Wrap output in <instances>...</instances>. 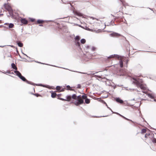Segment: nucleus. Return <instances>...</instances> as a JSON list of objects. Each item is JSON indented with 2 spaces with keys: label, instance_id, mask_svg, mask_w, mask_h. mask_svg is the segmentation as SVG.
<instances>
[{
  "label": "nucleus",
  "instance_id": "1",
  "mask_svg": "<svg viewBox=\"0 0 156 156\" xmlns=\"http://www.w3.org/2000/svg\"><path fill=\"white\" fill-rule=\"evenodd\" d=\"M72 98L75 100L77 99V100L74 102L75 104L76 105L81 104L83 102V101L81 99L80 96H78L77 97L75 94H74L72 95Z\"/></svg>",
  "mask_w": 156,
  "mask_h": 156
},
{
  "label": "nucleus",
  "instance_id": "24",
  "mask_svg": "<svg viewBox=\"0 0 156 156\" xmlns=\"http://www.w3.org/2000/svg\"><path fill=\"white\" fill-rule=\"evenodd\" d=\"M76 40H79L80 39V37L79 36H76L75 38Z\"/></svg>",
  "mask_w": 156,
  "mask_h": 156
},
{
  "label": "nucleus",
  "instance_id": "7",
  "mask_svg": "<svg viewBox=\"0 0 156 156\" xmlns=\"http://www.w3.org/2000/svg\"><path fill=\"white\" fill-rule=\"evenodd\" d=\"M114 57H117L118 58H119V56L118 55H111L110 56H109V57H108V58H114Z\"/></svg>",
  "mask_w": 156,
  "mask_h": 156
},
{
  "label": "nucleus",
  "instance_id": "33",
  "mask_svg": "<svg viewBox=\"0 0 156 156\" xmlns=\"http://www.w3.org/2000/svg\"><path fill=\"white\" fill-rule=\"evenodd\" d=\"M40 26H42V25H39Z\"/></svg>",
  "mask_w": 156,
  "mask_h": 156
},
{
  "label": "nucleus",
  "instance_id": "12",
  "mask_svg": "<svg viewBox=\"0 0 156 156\" xmlns=\"http://www.w3.org/2000/svg\"><path fill=\"white\" fill-rule=\"evenodd\" d=\"M56 93H55V92H52L51 93V97L52 98H55L56 96Z\"/></svg>",
  "mask_w": 156,
  "mask_h": 156
},
{
  "label": "nucleus",
  "instance_id": "10",
  "mask_svg": "<svg viewBox=\"0 0 156 156\" xmlns=\"http://www.w3.org/2000/svg\"><path fill=\"white\" fill-rule=\"evenodd\" d=\"M20 79H21L23 81H26V79L24 77L22 76L21 75L19 77Z\"/></svg>",
  "mask_w": 156,
  "mask_h": 156
},
{
  "label": "nucleus",
  "instance_id": "5",
  "mask_svg": "<svg viewBox=\"0 0 156 156\" xmlns=\"http://www.w3.org/2000/svg\"><path fill=\"white\" fill-rule=\"evenodd\" d=\"M21 23L24 24H27V21L25 19H22L21 20Z\"/></svg>",
  "mask_w": 156,
  "mask_h": 156
},
{
  "label": "nucleus",
  "instance_id": "30",
  "mask_svg": "<svg viewBox=\"0 0 156 156\" xmlns=\"http://www.w3.org/2000/svg\"><path fill=\"white\" fill-rule=\"evenodd\" d=\"M67 87H69V86H67Z\"/></svg>",
  "mask_w": 156,
  "mask_h": 156
},
{
  "label": "nucleus",
  "instance_id": "31",
  "mask_svg": "<svg viewBox=\"0 0 156 156\" xmlns=\"http://www.w3.org/2000/svg\"><path fill=\"white\" fill-rule=\"evenodd\" d=\"M120 115V116H122V117H124H124H123L121 115Z\"/></svg>",
  "mask_w": 156,
  "mask_h": 156
},
{
  "label": "nucleus",
  "instance_id": "23",
  "mask_svg": "<svg viewBox=\"0 0 156 156\" xmlns=\"http://www.w3.org/2000/svg\"><path fill=\"white\" fill-rule=\"evenodd\" d=\"M56 90H59L61 89V87L60 86H58L56 87Z\"/></svg>",
  "mask_w": 156,
  "mask_h": 156
},
{
  "label": "nucleus",
  "instance_id": "34",
  "mask_svg": "<svg viewBox=\"0 0 156 156\" xmlns=\"http://www.w3.org/2000/svg\"><path fill=\"white\" fill-rule=\"evenodd\" d=\"M105 104L107 106V104H106L105 102Z\"/></svg>",
  "mask_w": 156,
  "mask_h": 156
},
{
  "label": "nucleus",
  "instance_id": "29",
  "mask_svg": "<svg viewBox=\"0 0 156 156\" xmlns=\"http://www.w3.org/2000/svg\"><path fill=\"white\" fill-rule=\"evenodd\" d=\"M8 24H9L7 23H6L4 24L5 25H8Z\"/></svg>",
  "mask_w": 156,
  "mask_h": 156
},
{
  "label": "nucleus",
  "instance_id": "26",
  "mask_svg": "<svg viewBox=\"0 0 156 156\" xmlns=\"http://www.w3.org/2000/svg\"><path fill=\"white\" fill-rule=\"evenodd\" d=\"M86 48H87V49H89V48H90V46L88 45H87L86 46Z\"/></svg>",
  "mask_w": 156,
  "mask_h": 156
},
{
  "label": "nucleus",
  "instance_id": "32",
  "mask_svg": "<svg viewBox=\"0 0 156 156\" xmlns=\"http://www.w3.org/2000/svg\"><path fill=\"white\" fill-rule=\"evenodd\" d=\"M154 101H156V100H155V99L154 100Z\"/></svg>",
  "mask_w": 156,
  "mask_h": 156
},
{
  "label": "nucleus",
  "instance_id": "3",
  "mask_svg": "<svg viewBox=\"0 0 156 156\" xmlns=\"http://www.w3.org/2000/svg\"><path fill=\"white\" fill-rule=\"evenodd\" d=\"M133 79L135 80V81H133V82L135 83H136V84L137 85V86L140 87L141 89L143 90H145L146 89V87L145 86L142 84L140 85L138 83V82H141V81H140L139 79L137 78H133Z\"/></svg>",
  "mask_w": 156,
  "mask_h": 156
},
{
  "label": "nucleus",
  "instance_id": "16",
  "mask_svg": "<svg viewBox=\"0 0 156 156\" xmlns=\"http://www.w3.org/2000/svg\"><path fill=\"white\" fill-rule=\"evenodd\" d=\"M148 96L150 97V98H154V97L153 95L152 94H148Z\"/></svg>",
  "mask_w": 156,
  "mask_h": 156
},
{
  "label": "nucleus",
  "instance_id": "25",
  "mask_svg": "<svg viewBox=\"0 0 156 156\" xmlns=\"http://www.w3.org/2000/svg\"><path fill=\"white\" fill-rule=\"evenodd\" d=\"M82 97L83 99H86V98L87 96H85V95H83L82 96Z\"/></svg>",
  "mask_w": 156,
  "mask_h": 156
},
{
  "label": "nucleus",
  "instance_id": "9",
  "mask_svg": "<svg viewBox=\"0 0 156 156\" xmlns=\"http://www.w3.org/2000/svg\"><path fill=\"white\" fill-rule=\"evenodd\" d=\"M116 101L117 102L119 103H122L123 102V101L120 99L119 98H117L116 99Z\"/></svg>",
  "mask_w": 156,
  "mask_h": 156
},
{
  "label": "nucleus",
  "instance_id": "13",
  "mask_svg": "<svg viewBox=\"0 0 156 156\" xmlns=\"http://www.w3.org/2000/svg\"><path fill=\"white\" fill-rule=\"evenodd\" d=\"M8 25L9 28H12L14 27V24L12 23L8 24Z\"/></svg>",
  "mask_w": 156,
  "mask_h": 156
},
{
  "label": "nucleus",
  "instance_id": "14",
  "mask_svg": "<svg viewBox=\"0 0 156 156\" xmlns=\"http://www.w3.org/2000/svg\"><path fill=\"white\" fill-rule=\"evenodd\" d=\"M85 102L87 104H89L90 102V99L88 98H86L85 100Z\"/></svg>",
  "mask_w": 156,
  "mask_h": 156
},
{
  "label": "nucleus",
  "instance_id": "21",
  "mask_svg": "<svg viewBox=\"0 0 156 156\" xmlns=\"http://www.w3.org/2000/svg\"><path fill=\"white\" fill-rule=\"evenodd\" d=\"M146 129H144L142 130L141 132H142V133H146Z\"/></svg>",
  "mask_w": 156,
  "mask_h": 156
},
{
  "label": "nucleus",
  "instance_id": "27",
  "mask_svg": "<svg viewBox=\"0 0 156 156\" xmlns=\"http://www.w3.org/2000/svg\"><path fill=\"white\" fill-rule=\"evenodd\" d=\"M31 21L33 22V21H34V19H31Z\"/></svg>",
  "mask_w": 156,
  "mask_h": 156
},
{
  "label": "nucleus",
  "instance_id": "20",
  "mask_svg": "<svg viewBox=\"0 0 156 156\" xmlns=\"http://www.w3.org/2000/svg\"><path fill=\"white\" fill-rule=\"evenodd\" d=\"M120 66L121 67H122L123 66V63L122 61H120Z\"/></svg>",
  "mask_w": 156,
  "mask_h": 156
},
{
  "label": "nucleus",
  "instance_id": "2",
  "mask_svg": "<svg viewBox=\"0 0 156 156\" xmlns=\"http://www.w3.org/2000/svg\"><path fill=\"white\" fill-rule=\"evenodd\" d=\"M88 22L90 24H94L95 23H100L101 21L93 17H89L88 18Z\"/></svg>",
  "mask_w": 156,
  "mask_h": 156
},
{
  "label": "nucleus",
  "instance_id": "11",
  "mask_svg": "<svg viewBox=\"0 0 156 156\" xmlns=\"http://www.w3.org/2000/svg\"><path fill=\"white\" fill-rule=\"evenodd\" d=\"M12 67L15 69H17V67L14 63H12L11 64Z\"/></svg>",
  "mask_w": 156,
  "mask_h": 156
},
{
  "label": "nucleus",
  "instance_id": "18",
  "mask_svg": "<svg viewBox=\"0 0 156 156\" xmlns=\"http://www.w3.org/2000/svg\"><path fill=\"white\" fill-rule=\"evenodd\" d=\"M67 100L70 101L71 99V97L70 96H68L66 97Z\"/></svg>",
  "mask_w": 156,
  "mask_h": 156
},
{
  "label": "nucleus",
  "instance_id": "22",
  "mask_svg": "<svg viewBox=\"0 0 156 156\" xmlns=\"http://www.w3.org/2000/svg\"><path fill=\"white\" fill-rule=\"evenodd\" d=\"M43 22V21L41 20H38L37 21V22L38 23H42Z\"/></svg>",
  "mask_w": 156,
  "mask_h": 156
},
{
  "label": "nucleus",
  "instance_id": "6",
  "mask_svg": "<svg viewBox=\"0 0 156 156\" xmlns=\"http://www.w3.org/2000/svg\"><path fill=\"white\" fill-rule=\"evenodd\" d=\"M4 6L5 8L8 10H9L10 9V7L8 4H5Z\"/></svg>",
  "mask_w": 156,
  "mask_h": 156
},
{
  "label": "nucleus",
  "instance_id": "35",
  "mask_svg": "<svg viewBox=\"0 0 156 156\" xmlns=\"http://www.w3.org/2000/svg\"><path fill=\"white\" fill-rule=\"evenodd\" d=\"M38 96H39V95H36V96H37V97H38Z\"/></svg>",
  "mask_w": 156,
  "mask_h": 156
},
{
  "label": "nucleus",
  "instance_id": "17",
  "mask_svg": "<svg viewBox=\"0 0 156 156\" xmlns=\"http://www.w3.org/2000/svg\"><path fill=\"white\" fill-rule=\"evenodd\" d=\"M90 49H91L92 51H94L96 50V48L94 46H92L90 48Z\"/></svg>",
  "mask_w": 156,
  "mask_h": 156
},
{
  "label": "nucleus",
  "instance_id": "15",
  "mask_svg": "<svg viewBox=\"0 0 156 156\" xmlns=\"http://www.w3.org/2000/svg\"><path fill=\"white\" fill-rule=\"evenodd\" d=\"M86 42V40L84 39H82L81 40V42L82 44H84Z\"/></svg>",
  "mask_w": 156,
  "mask_h": 156
},
{
  "label": "nucleus",
  "instance_id": "8",
  "mask_svg": "<svg viewBox=\"0 0 156 156\" xmlns=\"http://www.w3.org/2000/svg\"><path fill=\"white\" fill-rule=\"evenodd\" d=\"M14 73L19 77L21 75V73L17 71H14Z\"/></svg>",
  "mask_w": 156,
  "mask_h": 156
},
{
  "label": "nucleus",
  "instance_id": "19",
  "mask_svg": "<svg viewBox=\"0 0 156 156\" xmlns=\"http://www.w3.org/2000/svg\"><path fill=\"white\" fill-rule=\"evenodd\" d=\"M18 45L20 47H22L23 46V44L20 42L18 43Z\"/></svg>",
  "mask_w": 156,
  "mask_h": 156
},
{
  "label": "nucleus",
  "instance_id": "28",
  "mask_svg": "<svg viewBox=\"0 0 156 156\" xmlns=\"http://www.w3.org/2000/svg\"><path fill=\"white\" fill-rule=\"evenodd\" d=\"M60 99L61 100H65V101H66V100H65V99H62V98H60Z\"/></svg>",
  "mask_w": 156,
  "mask_h": 156
},
{
  "label": "nucleus",
  "instance_id": "4",
  "mask_svg": "<svg viewBox=\"0 0 156 156\" xmlns=\"http://www.w3.org/2000/svg\"><path fill=\"white\" fill-rule=\"evenodd\" d=\"M79 26L80 27L83 28V29H84L85 30H88V31H92V32H95L96 33H98L100 31L99 30H96L94 29H90L88 28L87 27H83L81 26Z\"/></svg>",
  "mask_w": 156,
  "mask_h": 156
}]
</instances>
